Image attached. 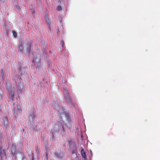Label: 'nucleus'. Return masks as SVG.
Listing matches in <instances>:
<instances>
[{"mask_svg":"<svg viewBox=\"0 0 160 160\" xmlns=\"http://www.w3.org/2000/svg\"><path fill=\"white\" fill-rule=\"evenodd\" d=\"M8 90L9 92V96L11 99L13 100L14 98V92L13 87H11V88H8Z\"/></svg>","mask_w":160,"mask_h":160,"instance_id":"obj_1","label":"nucleus"},{"mask_svg":"<svg viewBox=\"0 0 160 160\" xmlns=\"http://www.w3.org/2000/svg\"><path fill=\"white\" fill-rule=\"evenodd\" d=\"M65 99L68 103H71L72 102L71 98L69 95L65 96Z\"/></svg>","mask_w":160,"mask_h":160,"instance_id":"obj_2","label":"nucleus"},{"mask_svg":"<svg viewBox=\"0 0 160 160\" xmlns=\"http://www.w3.org/2000/svg\"><path fill=\"white\" fill-rule=\"evenodd\" d=\"M81 155L82 157L84 158L85 159L86 158V154L85 152L84 151L82 147L81 148Z\"/></svg>","mask_w":160,"mask_h":160,"instance_id":"obj_3","label":"nucleus"},{"mask_svg":"<svg viewBox=\"0 0 160 160\" xmlns=\"http://www.w3.org/2000/svg\"><path fill=\"white\" fill-rule=\"evenodd\" d=\"M20 52H22L23 49V46L22 43V42H19V45L18 46Z\"/></svg>","mask_w":160,"mask_h":160,"instance_id":"obj_4","label":"nucleus"},{"mask_svg":"<svg viewBox=\"0 0 160 160\" xmlns=\"http://www.w3.org/2000/svg\"><path fill=\"white\" fill-rule=\"evenodd\" d=\"M2 146L0 147V156H1V159L2 160L4 157L3 155L5 154L4 150H3V152H2Z\"/></svg>","mask_w":160,"mask_h":160,"instance_id":"obj_5","label":"nucleus"},{"mask_svg":"<svg viewBox=\"0 0 160 160\" xmlns=\"http://www.w3.org/2000/svg\"><path fill=\"white\" fill-rule=\"evenodd\" d=\"M28 44L29 45V47L27 48V50L28 52L29 53L31 51V48L32 46V43L31 42H29Z\"/></svg>","mask_w":160,"mask_h":160,"instance_id":"obj_6","label":"nucleus"},{"mask_svg":"<svg viewBox=\"0 0 160 160\" xmlns=\"http://www.w3.org/2000/svg\"><path fill=\"white\" fill-rule=\"evenodd\" d=\"M64 122H58V125H59V127H58V128H62L63 129H64V127L63 126V124H64Z\"/></svg>","mask_w":160,"mask_h":160,"instance_id":"obj_7","label":"nucleus"},{"mask_svg":"<svg viewBox=\"0 0 160 160\" xmlns=\"http://www.w3.org/2000/svg\"><path fill=\"white\" fill-rule=\"evenodd\" d=\"M63 92L64 94V97L65 96L69 95L68 91L66 88H64L63 90Z\"/></svg>","mask_w":160,"mask_h":160,"instance_id":"obj_8","label":"nucleus"},{"mask_svg":"<svg viewBox=\"0 0 160 160\" xmlns=\"http://www.w3.org/2000/svg\"><path fill=\"white\" fill-rule=\"evenodd\" d=\"M4 125L6 128H7L8 127V122L7 120L5 119L4 120Z\"/></svg>","mask_w":160,"mask_h":160,"instance_id":"obj_9","label":"nucleus"},{"mask_svg":"<svg viewBox=\"0 0 160 160\" xmlns=\"http://www.w3.org/2000/svg\"><path fill=\"white\" fill-rule=\"evenodd\" d=\"M55 155H56V156L58 158H61L62 155V153H57V152H56L55 153Z\"/></svg>","mask_w":160,"mask_h":160,"instance_id":"obj_10","label":"nucleus"},{"mask_svg":"<svg viewBox=\"0 0 160 160\" xmlns=\"http://www.w3.org/2000/svg\"><path fill=\"white\" fill-rule=\"evenodd\" d=\"M12 33H13V35L14 36V37L15 38H16L17 36V34L16 32L14 31H12Z\"/></svg>","mask_w":160,"mask_h":160,"instance_id":"obj_11","label":"nucleus"},{"mask_svg":"<svg viewBox=\"0 0 160 160\" xmlns=\"http://www.w3.org/2000/svg\"><path fill=\"white\" fill-rule=\"evenodd\" d=\"M46 23H47L48 25V26L50 27V23L49 22V19L48 18H46Z\"/></svg>","mask_w":160,"mask_h":160,"instance_id":"obj_12","label":"nucleus"},{"mask_svg":"<svg viewBox=\"0 0 160 160\" xmlns=\"http://www.w3.org/2000/svg\"><path fill=\"white\" fill-rule=\"evenodd\" d=\"M60 44L62 47H63L64 45V42L63 40H62L60 42Z\"/></svg>","mask_w":160,"mask_h":160,"instance_id":"obj_13","label":"nucleus"},{"mask_svg":"<svg viewBox=\"0 0 160 160\" xmlns=\"http://www.w3.org/2000/svg\"><path fill=\"white\" fill-rule=\"evenodd\" d=\"M57 9L58 11H60L62 9V8L60 6H58L57 7Z\"/></svg>","mask_w":160,"mask_h":160,"instance_id":"obj_14","label":"nucleus"},{"mask_svg":"<svg viewBox=\"0 0 160 160\" xmlns=\"http://www.w3.org/2000/svg\"><path fill=\"white\" fill-rule=\"evenodd\" d=\"M1 73H2V75H3V70H2V72H1Z\"/></svg>","mask_w":160,"mask_h":160,"instance_id":"obj_15","label":"nucleus"},{"mask_svg":"<svg viewBox=\"0 0 160 160\" xmlns=\"http://www.w3.org/2000/svg\"><path fill=\"white\" fill-rule=\"evenodd\" d=\"M22 91V89H21L19 90V92H21Z\"/></svg>","mask_w":160,"mask_h":160,"instance_id":"obj_16","label":"nucleus"},{"mask_svg":"<svg viewBox=\"0 0 160 160\" xmlns=\"http://www.w3.org/2000/svg\"><path fill=\"white\" fill-rule=\"evenodd\" d=\"M12 154H15V153H16V152H15V151L14 152H12Z\"/></svg>","mask_w":160,"mask_h":160,"instance_id":"obj_17","label":"nucleus"},{"mask_svg":"<svg viewBox=\"0 0 160 160\" xmlns=\"http://www.w3.org/2000/svg\"><path fill=\"white\" fill-rule=\"evenodd\" d=\"M48 153H47L46 154V158H47V159H48Z\"/></svg>","mask_w":160,"mask_h":160,"instance_id":"obj_18","label":"nucleus"},{"mask_svg":"<svg viewBox=\"0 0 160 160\" xmlns=\"http://www.w3.org/2000/svg\"><path fill=\"white\" fill-rule=\"evenodd\" d=\"M32 113L33 114V117H35V116H34V112H32Z\"/></svg>","mask_w":160,"mask_h":160,"instance_id":"obj_19","label":"nucleus"},{"mask_svg":"<svg viewBox=\"0 0 160 160\" xmlns=\"http://www.w3.org/2000/svg\"><path fill=\"white\" fill-rule=\"evenodd\" d=\"M90 151H91V153L92 154V152L91 151V150Z\"/></svg>","mask_w":160,"mask_h":160,"instance_id":"obj_20","label":"nucleus"},{"mask_svg":"<svg viewBox=\"0 0 160 160\" xmlns=\"http://www.w3.org/2000/svg\"><path fill=\"white\" fill-rule=\"evenodd\" d=\"M61 114H62V113H60V115H61Z\"/></svg>","mask_w":160,"mask_h":160,"instance_id":"obj_21","label":"nucleus"}]
</instances>
